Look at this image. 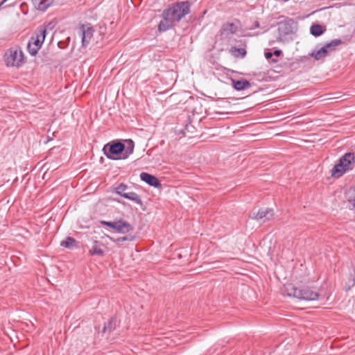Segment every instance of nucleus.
Masks as SVG:
<instances>
[{"label": "nucleus", "mask_w": 355, "mask_h": 355, "mask_svg": "<svg viewBox=\"0 0 355 355\" xmlns=\"http://www.w3.org/2000/svg\"><path fill=\"white\" fill-rule=\"evenodd\" d=\"M127 146L114 140L104 145L103 152L107 159L111 160L125 159L133 153L135 144L132 140H125Z\"/></svg>", "instance_id": "nucleus-1"}, {"label": "nucleus", "mask_w": 355, "mask_h": 355, "mask_svg": "<svg viewBox=\"0 0 355 355\" xmlns=\"http://www.w3.org/2000/svg\"><path fill=\"white\" fill-rule=\"evenodd\" d=\"M163 12L174 23L179 22L184 16L190 12V3L188 1H179L164 9Z\"/></svg>", "instance_id": "nucleus-2"}, {"label": "nucleus", "mask_w": 355, "mask_h": 355, "mask_svg": "<svg viewBox=\"0 0 355 355\" xmlns=\"http://www.w3.org/2000/svg\"><path fill=\"white\" fill-rule=\"evenodd\" d=\"M285 291L288 296H293L300 300L313 301L319 297V294L308 287L297 288L288 285L285 288Z\"/></svg>", "instance_id": "nucleus-3"}, {"label": "nucleus", "mask_w": 355, "mask_h": 355, "mask_svg": "<svg viewBox=\"0 0 355 355\" xmlns=\"http://www.w3.org/2000/svg\"><path fill=\"white\" fill-rule=\"evenodd\" d=\"M46 35V27L39 26L37 28L27 44V50L31 55H35L37 53L45 40Z\"/></svg>", "instance_id": "nucleus-4"}, {"label": "nucleus", "mask_w": 355, "mask_h": 355, "mask_svg": "<svg viewBox=\"0 0 355 355\" xmlns=\"http://www.w3.org/2000/svg\"><path fill=\"white\" fill-rule=\"evenodd\" d=\"M279 35L277 37L278 42H288L286 37L295 33L296 23L293 19L287 18L277 24Z\"/></svg>", "instance_id": "nucleus-5"}, {"label": "nucleus", "mask_w": 355, "mask_h": 355, "mask_svg": "<svg viewBox=\"0 0 355 355\" xmlns=\"http://www.w3.org/2000/svg\"><path fill=\"white\" fill-rule=\"evenodd\" d=\"M4 60L8 67H19L24 62V53L20 48H10L6 52Z\"/></svg>", "instance_id": "nucleus-6"}, {"label": "nucleus", "mask_w": 355, "mask_h": 355, "mask_svg": "<svg viewBox=\"0 0 355 355\" xmlns=\"http://www.w3.org/2000/svg\"><path fill=\"white\" fill-rule=\"evenodd\" d=\"M274 211L270 208H261L257 212H253L251 218L261 223L269 221L273 218Z\"/></svg>", "instance_id": "nucleus-7"}, {"label": "nucleus", "mask_w": 355, "mask_h": 355, "mask_svg": "<svg viewBox=\"0 0 355 355\" xmlns=\"http://www.w3.org/2000/svg\"><path fill=\"white\" fill-rule=\"evenodd\" d=\"M79 33L82 39V47L87 48L93 37L94 28L88 25H82L79 28Z\"/></svg>", "instance_id": "nucleus-8"}, {"label": "nucleus", "mask_w": 355, "mask_h": 355, "mask_svg": "<svg viewBox=\"0 0 355 355\" xmlns=\"http://www.w3.org/2000/svg\"><path fill=\"white\" fill-rule=\"evenodd\" d=\"M238 31V26L234 23L227 22L222 25L219 35L221 40L227 38L230 35L234 34Z\"/></svg>", "instance_id": "nucleus-9"}, {"label": "nucleus", "mask_w": 355, "mask_h": 355, "mask_svg": "<svg viewBox=\"0 0 355 355\" xmlns=\"http://www.w3.org/2000/svg\"><path fill=\"white\" fill-rule=\"evenodd\" d=\"M140 179L155 188H161L162 184L157 177L148 173L142 172L140 173Z\"/></svg>", "instance_id": "nucleus-10"}, {"label": "nucleus", "mask_w": 355, "mask_h": 355, "mask_svg": "<svg viewBox=\"0 0 355 355\" xmlns=\"http://www.w3.org/2000/svg\"><path fill=\"white\" fill-rule=\"evenodd\" d=\"M117 233L126 234L133 230V227L127 221L120 219L116 221L114 228Z\"/></svg>", "instance_id": "nucleus-11"}, {"label": "nucleus", "mask_w": 355, "mask_h": 355, "mask_svg": "<svg viewBox=\"0 0 355 355\" xmlns=\"http://www.w3.org/2000/svg\"><path fill=\"white\" fill-rule=\"evenodd\" d=\"M341 162L348 171L352 169V166L355 162V156L353 153H346L343 156H341L338 160Z\"/></svg>", "instance_id": "nucleus-12"}, {"label": "nucleus", "mask_w": 355, "mask_h": 355, "mask_svg": "<svg viewBox=\"0 0 355 355\" xmlns=\"http://www.w3.org/2000/svg\"><path fill=\"white\" fill-rule=\"evenodd\" d=\"M162 17L163 19L158 24L159 32L166 31L173 27L174 22L168 17H166L164 12H162Z\"/></svg>", "instance_id": "nucleus-13"}, {"label": "nucleus", "mask_w": 355, "mask_h": 355, "mask_svg": "<svg viewBox=\"0 0 355 355\" xmlns=\"http://www.w3.org/2000/svg\"><path fill=\"white\" fill-rule=\"evenodd\" d=\"M348 169L338 161V162L333 167L331 171V175L333 178H339L343 176Z\"/></svg>", "instance_id": "nucleus-14"}, {"label": "nucleus", "mask_w": 355, "mask_h": 355, "mask_svg": "<svg viewBox=\"0 0 355 355\" xmlns=\"http://www.w3.org/2000/svg\"><path fill=\"white\" fill-rule=\"evenodd\" d=\"M31 1L35 9L44 12L52 5L53 0H31Z\"/></svg>", "instance_id": "nucleus-15"}, {"label": "nucleus", "mask_w": 355, "mask_h": 355, "mask_svg": "<svg viewBox=\"0 0 355 355\" xmlns=\"http://www.w3.org/2000/svg\"><path fill=\"white\" fill-rule=\"evenodd\" d=\"M101 243L98 241H94L92 247L89 250V254L91 256L103 257L104 255V251L101 248Z\"/></svg>", "instance_id": "nucleus-16"}, {"label": "nucleus", "mask_w": 355, "mask_h": 355, "mask_svg": "<svg viewBox=\"0 0 355 355\" xmlns=\"http://www.w3.org/2000/svg\"><path fill=\"white\" fill-rule=\"evenodd\" d=\"M232 84L237 91H242L250 87V83L247 80H232Z\"/></svg>", "instance_id": "nucleus-17"}, {"label": "nucleus", "mask_w": 355, "mask_h": 355, "mask_svg": "<svg viewBox=\"0 0 355 355\" xmlns=\"http://www.w3.org/2000/svg\"><path fill=\"white\" fill-rule=\"evenodd\" d=\"M123 198L128 199L137 205H142V200L139 195L134 191L127 192L123 195Z\"/></svg>", "instance_id": "nucleus-18"}, {"label": "nucleus", "mask_w": 355, "mask_h": 355, "mask_svg": "<svg viewBox=\"0 0 355 355\" xmlns=\"http://www.w3.org/2000/svg\"><path fill=\"white\" fill-rule=\"evenodd\" d=\"M328 54L327 49L322 46L319 50L312 51L309 55L313 57L315 60H320L325 58Z\"/></svg>", "instance_id": "nucleus-19"}, {"label": "nucleus", "mask_w": 355, "mask_h": 355, "mask_svg": "<svg viewBox=\"0 0 355 355\" xmlns=\"http://www.w3.org/2000/svg\"><path fill=\"white\" fill-rule=\"evenodd\" d=\"M325 28L320 24H313L310 28V33L315 37H319L324 33Z\"/></svg>", "instance_id": "nucleus-20"}, {"label": "nucleus", "mask_w": 355, "mask_h": 355, "mask_svg": "<svg viewBox=\"0 0 355 355\" xmlns=\"http://www.w3.org/2000/svg\"><path fill=\"white\" fill-rule=\"evenodd\" d=\"M342 44V41L340 39H334L331 40L330 42L327 43L323 46L325 49H327V52L329 53V52L334 51L336 50V47Z\"/></svg>", "instance_id": "nucleus-21"}, {"label": "nucleus", "mask_w": 355, "mask_h": 355, "mask_svg": "<svg viewBox=\"0 0 355 355\" xmlns=\"http://www.w3.org/2000/svg\"><path fill=\"white\" fill-rule=\"evenodd\" d=\"M115 327H116L115 320L114 318H110L107 321V322L105 324V325L103 328V330H102V333L103 334H106V333L110 334L111 331H112L115 329Z\"/></svg>", "instance_id": "nucleus-22"}, {"label": "nucleus", "mask_w": 355, "mask_h": 355, "mask_svg": "<svg viewBox=\"0 0 355 355\" xmlns=\"http://www.w3.org/2000/svg\"><path fill=\"white\" fill-rule=\"evenodd\" d=\"M76 243L77 241L75 239L68 236L65 240L60 242V245L68 249H72Z\"/></svg>", "instance_id": "nucleus-23"}, {"label": "nucleus", "mask_w": 355, "mask_h": 355, "mask_svg": "<svg viewBox=\"0 0 355 355\" xmlns=\"http://www.w3.org/2000/svg\"><path fill=\"white\" fill-rule=\"evenodd\" d=\"M230 52L233 55L234 57H241L243 58L245 56L247 52L246 50L243 48H236L235 46H233L230 49Z\"/></svg>", "instance_id": "nucleus-24"}, {"label": "nucleus", "mask_w": 355, "mask_h": 355, "mask_svg": "<svg viewBox=\"0 0 355 355\" xmlns=\"http://www.w3.org/2000/svg\"><path fill=\"white\" fill-rule=\"evenodd\" d=\"M128 187L127 184L124 183H121L114 189V191L116 194L123 197V195L127 193L125 192V191L128 190Z\"/></svg>", "instance_id": "nucleus-25"}, {"label": "nucleus", "mask_w": 355, "mask_h": 355, "mask_svg": "<svg viewBox=\"0 0 355 355\" xmlns=\"http://www.w3.org/2000/svg\"><path fill=\"white\" fill-rule=\"evenodd\" d=\"M111 241L114 242L115 243H119L120 242L123 241H133L135 240L136 237L135 236H121L116 239H112L111 237H109Z\"/></svg>", "instance_id": "nucleus-26"}, {"label": "nucleus", "mask_w": 355, "mask_h": 355, "mask_svg": "<svg viewBox=\"0 0 355 355\" xmlns=\"http://www.w3.org/2000/svg\"><path fill=\"white\" fill-rule=\"evenodd\" d=\"M101 223L103 225L107 226V227L114 230V228L115 227V225H116V221L111 222V221L103 220V221L101 222Z\"/></svg>", "instance_id": "nucleus-27"}, {"label": "nucleus", "mask_w": 355, "mask_h": 355, "mask_svg": "<svg viewBox=\"0 0 355 355\" xmlns=\"http://www.w3.org/2000/svg\"><path fill=\"white\" fill-rule=\"evenodd\" d=\"M68 45V43H64V42L60 41L58 42V46L60 49H64Z\"/></svg>", "instance_id": "nucleus-28"}, {"label": "nucleus", "mask_w": 355, "mask_h": 355, "mask_svg": "<svg viewBox=\"0 0 355 355\" xmlns=\"http://www.w3.org/2000/svg\"><path fill=\"white\" fill-rule=\"evenodd\" d=\"M272 55H273V54L271 52H266V53H265V57L268 60V59H271Z\"/></svg>", "instance_id": "nucleus-29"}, {"label": "nucleus", "mask_w": 355, "mask_h": 355, "mask_svg": "<svg viewBox=\"0 0 355 355\" xmlns=\"http://www.w3.org/2000/svg\"><path fill=\"white\" fill-rule=\"evenodd\" d=\"M282 53V51L281 50H275L272 54L276 56H279Z\"/></svg>", "instance_id": "nucleus-30"}, {"label": "nucleus", "mask_w": 355, "mask_h": 355, "mask_svg": "<svg viewBox=\"0 0 355 355\" xmlns=\"http://www.w3.org/2000/svg\"><path fill=\"white\" fill-rule=\"evenodd\" d=\"M349 201L352 202L353 207L355 209V192H354V195L352 197V198Z\"/></svg>", "instance_id": "nucleus-31"}, {"label": "nucleus", "mask_w": 355, "mask_h": 355, "mask_svg": "<svg viewBox=\"0 0 355 355\" xmlns=\"http://www.w3.org/2000/svg\"><path fill=\"white\" fill-rule=\"evenodd\" d=\"M254 28H259V21H255L254 22Z\"/></svg>", "instance_id": "nucleus-32"}, {"label": "nucleus", "mask_w": 355, "mask_h": 355, "mask_svg": "<svg viewBox=\"0 0 355 355\" xmlns=\"http://www.w3.org/2000/svg\"><path fill=\"white\" fill-rule=\"evenodd\" d=\"M8 0H3L1 3H0V8L1 7L2 5H3Z\"/></svg>", "instance_id": "nucleus-33"}, {"label": "nucleus", "mask_w": 355, "mask_h": 355, "mask_svg": "<svg viewBox=\"0 0 355 355\" xmlns=\"http://www.w3.org/2000/svg\"><path fill=\"white\" fill-rule=\"evenodd\" d=\"M272 62H277V60L276 59H272Z\"/></svg>", "instance_id": "nucleus-34"}]
</instances>
